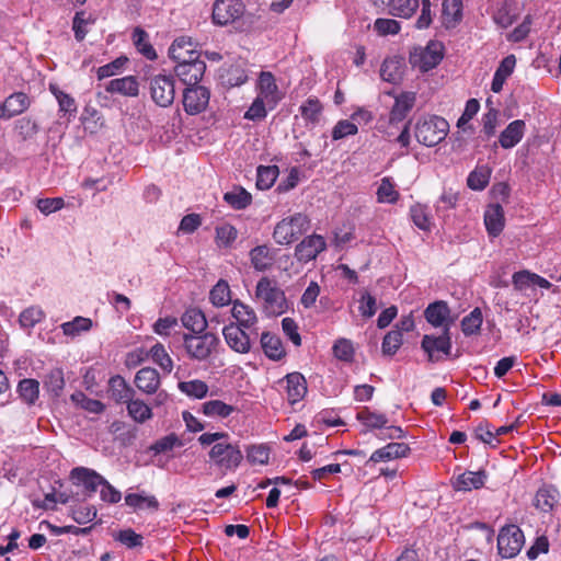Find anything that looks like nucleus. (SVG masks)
Here are the masks:
<instances>
[{
	"label": "nucleus",
	"mask_w": 561,
	"mask_h": 561,
	"mask_svg": "<svg viewBox=\"0 0 561 561\" xmlns=\"http://www.w3.org/2000/svg\"><path fill=\"white\" fill-rule=\"evenodd\" d=\"M150 356L152 360L160 366L165 373H171L173 369V360L167 353L164 346L161 343H156L150 348Z\"/></svg>",
	"instance_id": "56"
},
{
	"label": "nucleus",
	"mask_w": 561,
	"mask_h": 561,
	"mask_svg": "<svg viewBox=\"0 0 561 561\" xmlns=\"http://www.w3.org/2000/svg\"><path fill=\"white\" fill-rule=\"evenodd\" d=\"M376 196L378 203L394 204L398 202L400 193L396 190V185L392 180L386 176L381 179Z\"/></svg>",
	"instance_id": "40"
},
{
	"label": "nucleus",
	"mask_w": 561,
	"mask_h": 561,
	"mask_svg": "<svg viewBox=\"0 0 561 561\" xmlns=\"http://www.w3.org/2000/svg\"><path fill=\"white\" fill-rule=\"evenodd\" d=\"M410 453L409 445L404 443H389L388 445L375 450L369 461L371 462H380V461H389L402 457H407Z\"/></svg>",
	"instance_id": "26"
},
{
	"label": "nucleus",
	"mask_w": 561,
	"mask_h": 561,
	"mask_svg": "<svg viewBox=\"0 0 561 561\" xmlns=\"http://www.w3.org/2000/svg\"><path fill=\"white\" fill-rule=\"evenodd\" d=\"M483 322L482 311L474 308L461 320V330L466 336L479 333Z\"/></svg>",
	"instance_id": "50"
},
{
	"label": "nucleus",
	"mask_w": 561,
	"mask_h": 561,
	"mask_svg": "<svg viewBox=\"0 0 561 561\" xmlns=\"http://www.w3.org/2000/svg\"><path fill=\"white\" fill-rule=\"evenodd\" d=\"M209 102V91L202 85L187 87L183 93V106L187 114L195 115L203 112Z\"/></svg>",
	"instance_id": "10"
},
{
	"label": "nucleus",
	"mask_w": 561,
	"mask_h": 561,
	"mask_svg": "<svg viewBox=\"0 0 561 561\" xmlns=\"http://www.w3.org/2000/svg\"><path fill=\"white\" fill-rule=\"evenodd\" d=\"M229 435L225 432L204 433L198 437L202 446H211L208 456L218 468L232 471L239 467L243 456L238 445L228 442Z\"/></svg>",
	"instance_id": "1"
},
{
	"label": "nucleus",
	"mask_w": 561,
	"mask_h": 561,
	"mask_svg": "<svg viewBox=\"0 0 561 561\" xmlns=\"http://www.w3.org/2000/svg\"><path fill=\"white\" fill-rule=\"evenodd\" d=\"M486 474L484 471H466L458 476L455 482V489L458 491H471L484 485Z\"/></svg>",
	"instance_id": "32"
},
{
	"label": "nucleus",
	"mask_w": 561,
	"mask_h": 561,
	"mask_svg": "<svg viewBox=\"0 0 561 561\" xmlns=\"http://www.w3.org/2000/svg\"><path fill=\"white\" fill-rule=\"evenodd\" d=\"M307 215L297 213L280 220L274 228L273 238L277 244H290L309 229Z\"/></svg>",
	"instance_id": "4"
},
{
	"label": "nucleus",
	"mask_w": 561,
	"mask_h": 561,
	"mask_svg": "<svg viewBox=\"0 0 561 561\" xmlns=\"http://www.w3.org/2000/svg\"><path fill=\"white\" fill-rule=\"evenodd\" d=\"M374 3L388 9V11L400 18H410L420 5L419 0H374Z\"/></svg>",
	"instance_id": "25"
},
{
	"label": "nucleus",
	"mask_w": 561,
	"mask_h": 561,
	"mask_svg": "<svg viewBox=\"0 0 561 561\" xmlns=\"http://www.w3.org/2000/svg\"><path fill=\"white\" fill-rule=\"evenodd\" d=\"M515 66L516 57L514 55H508L501 61L500 66L495 70L491 83V90L494 93H499L502 91L506 79L513 73Z\"/></svg>",
	"instance_id": "28"
},
{
	"label": "nucleus",
	"mask_w": 561,
	"mask_h": 561,
	"mask_svg": "<svg viewBox=\"0 0 561 561\" xmlns=\"http://www.w3.org/2000/svg\"><path fill=\"white\" fill-rule=\"evenodd\" d=\"M133 42L138 51L141 53L148 59L152 60L157 57L156 50L149 43L148 34L145 31L140 28H135L133 33Z\"/></svg>",
	"instance_id": "55"
},
{
	"label": "nucleus",
	"mask_w": 561,
	"mask_h": 561,
	"mask_svg": "<svg viewBox=\"0 0 561 561\" xmlns=\"http://www.w3.org/2000/svg\"><path fill=\"white\" fill-rule=\"evenodd\" d=\"M448 130L449 124L445 118L423 116L415 124L414 135L420 144L426 147H434L446 138Z\"/></svg>",
	"instance_id": "3"
},
{
	"label": "nucleus",
	"mask_w": 561,
	"mask_h": 561,
	"mask_svg": "<svg viewBox=\"0 0 561 561\" xmlns=\"http://www.w3.org/2000/svg\"><path fill=\"white\" fill-rule=\"evenodd\" d=\"M231 317L232 323L249 331L254 330L259 321L255 310L240 300L232 302Z\"/></svg>",
	"instance_id": "19"
},
{
	"label": "nucleus",
	"mask_w": 561,
	"mask_h": 561,
	"mask_svg": "<svg viewBox=\"0 0 561 561\" xmlns=\"http://www.w3.org/2000/svg\"><path fill=\"white\" fill-rule=\"evenodd\" d=\"M209 300L215 307H225L231 302V290L229 284L220 279L211 288Z\"/></svg>",
	"instance_id": "42"
},
{
	"label": "nucleus",
	"mask_w": 561,
	"mask_h": 561,
	"mask_svg": "<svg viewBox=\"0 0 561 561\" xmlns=\"http://www.w3.org/2000/svg\"><path fill=\"white\" fill-rule=\"evenodd\" d=\"M278 385L286 391L287 401L291 405L300 402L307 393V381L300 373L288 374Z\"/></svg>",
	"instance_id": "12"
},
{
	"label": "nucleus",
	"mask_w": 561,
	"mask_h": 561,
	"mask_svg": "<svg viewBox=\"0 0 561 561\" xmlns=\"http://www.w3.org/2000/svg\"><path fill=\"white\" fill-rule=\"evenodd\" d=\"M490 176V168L479 167L468 175L467 184L471 190L482 191L489 184Z\"/></svg>",
	"instance_id": "51"
},
{
	"label": "nucleus",
	"mask_w": 561,
	"mask_h": 561,
	"mask_svg": "<svg viewBox=\"0 0 561 561\" xmlns=\"http://www.w3.org/2000/svg\"><path fill=\"white\" fill-rule=\"evenodd\" d=\"M416 95L414 92H401L394 96V104L389 114L390 124L402 122L414 107Z\"/></svg>",
	"instance_id": "20"
},
{
	"label": "nucleus",
	"mask_w": 561,
	"mask_h": 561,
	"mask_svg": "<svg viewBox=\"0 0 561 561\" xmlns=\"http://www.w3.org/2000/svg\"><path fill=\"white\" fill-rule=\"evenodd\" d=\"M443 58L442 45L430 43L425 48L415 50L410 56V61L422 71H428L436 67Z\"/></svg>",
	"instance_id": "9"
},
{
	"label": "nucleus",
	"mask_w": 561,
	"mask_h": 561,
	"mask_svg": "<svg viewBox=\"0 0 561 561\" xmlns=\"http://www.w3.org/2000/svg\"><path fill=\"white\" fill-rule=\"evenodd\" d=\"M244 13V4L240 0H217L213 7V21L218 25H227L240 19Z\"/></svg>",
	"instance_id": "8"
},
{
	"label": "nucleus",
	"mask_w": 561,
	"mask_h": 561,
	"mask_svg": "<svg viewBox=\"0 0 561 561\" xmlns=\"http://www.w3.org/2000/svg\"><path fill=\"white\" fill-rule=\"evenodd\" d=\"M358 131V127L355 123L347 119L339 121L332 129V139L340 140L347 136H354Z\"/></svg>",
	"instance_id": "62"
},
{
	"label": "nucleus",
	"mask_w": 561,
	"mask_h": 561,
	"mask_svg": "<svg viewBox=\"0 0 561 561\" xmlns=\"http://www.w3.org/2000/svg\"><path fill=\"white\" fill-rule=\"evenodd\" d=\"M182 324L193 334L203 333L207 328L205 314L196 308L187 309L181 317Z\"/></svg>",
	"instance_id": "31"
},
{
	"label": "nucleus",
	"mask_w": 561,
	"mask_h": 561,
	"mask_svg": "<svg viewBox=\"0 0 561 561\" xmlns=\"http://www.w3.org/2000/svg\"><path fill=\"white\" fill-rule=\"evenodd\" d=\"M49 89L58 101L60 112L69 114H75L77 112L76 101L72 96L62 92L55 85H50Z\"/></svg>",
	"instance_id": "61"
},
{
	"label": "nucleus",
	"mask_w": 561,
	"mask_h": 561,
	"mask_svg": "<svg viewBox=\"0 0 561 561\" xmlns=\"http://www.w3.org/2000/svg\"><path fill=\"white\" fill-rule=\"evenodd\" d=\"M442 7L443 23L446 27L455 26L462 16V0H444Z\"/></svg>",
	"instance_id": "37"
},
{
	"label": "nucleus",
	"mask_w": 561,
	"mask_h": 561,
	"mask_svg": "<svg viewBox=\"0 0 561 561\" xmlns=\"http://www.w3.org/2000/svg\"><path fill=\"white\" fill-rule=\"evenodd\" d=\"M184 347L190 358L198 362L206 360L219 344V339L213 333L184 334Z\"/></svg>",
	"instance_id": "5"
},
{
	"label": "nucleus",
	"mask_w": 561,
	"mask_h": 561,
	"mask_svg": "<svg viewBox=\"0 0 561 561\" xmlns=\"http://www.w3.org/2000/svg\"><path fill=\"white\" fill-rule=\"evenodd\" d=\"M402 344V333L398 330H392L386 334L382 341V352L387 355H393Z\"/></svg>",
	"instance_id": "63"
},
{
	"label": "nucleus",
	"mask_w": 561,
	"mask_h": 561,
	"mask_svg": "<svg viewBox=\"0 0 561 561\" xmlns=\"http://www.w3.org/2000/svg\"><path fill=\"white\" fill-rule=\"evenodd\" d=\"M70 399L77 407L90 413L100 414L105 409V405L101 401L88 398L82 391L73 392Z\"/></svg>",
	"instance_id": "49"
},
{
	"label": "nucleus",
	"mask_w": 561,
	"mask_h": 561,
	"mask_svg": "<svg viewBox=\"0 0 561 561\" xmlns=\"http://www.w3.org/2000/svg\"><path fill=\"white\" fill-rule=\"evenodd\" d=\"M128 416L138 424H144L153 417L152 408L141 399L135 397L126 403Z\"/></svg>",
	"instance_id": "30"
},
{
	"label": "nucleus",
	"mask_w": 561,
	"mask_h": 561,
	"mask_svg": "<svg viewBox=\"0 0 561 561\" xmlns=\"http://www.w3.org/2000/svg\"><path fill=\"white\" fill-rule=\"evenodd\" d=\"M178 387L182 393L193 399L205 398L209 390L207 383L199 379L181 381L179 382Z\"/></svg>",
	"instance_id": "44"
},
{
	"label": "nucleus",
	"mask_w": 561,
	"mask_h": 561,
	"mask_svg": "<svg viewBox=\"0 0 561 561\" xmlns=\"http://www.w3.org/2000/svg\"><path fill=\"white\" fill-rule=\"evenodd\" d=\"M206 65L203 60L175 65L174 71L179 79L186 85H196L203 78Z\"/></svg>",
	"instance_id": "18"
},
{
	"label": "nucleus",
	"mask_w": 561,
	"mask_h": 561,
	"mask_svg": "<svg viewBox=\"0 0 561 561\" xmlns=\"http://www.w3.org/2000/svg\"><path fill=\"white\" fill-rule=\"evenodd\" d=\"M203 413L209 417H227L233 412V407L221 400H210L202 405Z\"/></svg>",
	"instance_id": "47"
},
{
	"label": "nucleus",
	"mask_w": 561,
	"mask_h": 561,
	"mask_svg": "<svg viewBox=\"0 0 561 561\" xmlns=\"http://www.w3.org/2000/svg\"><path fill=\"white\" fill-rule=\"evenodd\" d=\"M422 348L428 354L430 360H434V353L440 352L445 355L450 354L451 350V337L449 334V328L445 327L443 334L439 336L424 335L422 339Z\"/></svg>",
	"instance_id": "17"
},
{
	"label": "nucleus",
	"mask_w": 561,
	"mask_h": 561,
	"mask_svg": "<svg viewBox=\"0 0 561 561\" xmlns=\"http://www.w3.org/2000/svg\"><path fill=\"white\" fill-rule=\"evenodd\" d=\"M559 501V492L553 486L540 488L535 496V506L542 512H551Z\"/></svg>",
	"instance_id": "33"
},
{
	"label": "nucleus",
	"mask_w": 561,
	"mask_h": 561,
	"mask_svg": "<svg viewBox=\"0 0 561 561\" xmlns=\"http://www.w3.org/2000/svg\"><path fill=\"white\" fill-rule=\"evenodd\" d=\"M224 201L233 209H244L252 201V196L243 187H234L225 193Z\"/></svg>",
	"instance_id": "41"
},
{
	"label": "nucleus",
	"mask_w": 561,
	"mask_h": 561,
	"mask_svg": "<svg viewBox=\"0 0 561 561\" xmlns=\"http://www.w3.org/2000/svg\"><path fill=\"white\" fill-rule=\"evenodd\" d=\"M91 327V319L84 317H76L73 320L61 324L64 334L68 336H77L82 332L89 331Z\"/></svg>",
	"instance_id": "54"
},
{
	"label": "nucleus",
	"mask_w": 561,
	"mask_h": 561,
	"mask_svg": "<svg viewBox=\"0 0 561 561\" xmlns=\"http://www.w3.org/2000/svg\"><path fill=\"white\" fill-rule=\"evenodd\" d=\"M410 216L413 224L421 230L428 231L432 226L431 217L425 206L415 204L410 208Z\"/></svg>",
	"instance_id": "58"
},
{
	"label": "nucleus",
	"mask_w": 561,
	"mask_h": 561,
	"mask_svg": "<svg viewBox=\"0 0 561 561\" xmlns=\"http://www.w3.org/2000/svg\"><path fill=\"white\" fill-rule=\"evenodd\" d=\"M169 56L176 65L199 60L201 55L190 38L181 37L175 39L169 48Z\"/></svg>",
	"instance_id": "14"
},
{
	"label": "nucleus",
	"mask_w": 561,
	"mask_h": 561,
	"mask_svg": "<svg viewBox=\"0 0 561 561\" xmlns=\"http://www.w3.org/2000/svg\"><path fill=\"white\" fill-rule=\"evenodd\" d=\"M45 318L42 308L32 306L23 310L20 314L19 322L22 328L31 329Z\"/></svg>",
	"instance_id": "57"
},
{
	"label": "nucleus",
	"mask_w": 561,
	"mask_h": 561,
	"mask_svg": "<svg viewBox=\"0 0 561 561\" xmlns=\"http://www.w3.org/2000/svg\"><path fill=\"white\" fill-rule=\"evenodd\" d=\"M251 265L255 271L265 272L274 264V253L267 245H257L249 252Z\"/></svg>",
	"instance_id": "27"
},
{
	"label": "nucleus",
	"mask_w": 561,
	"mask_h": 561,
	"mask_svg": "<svg viewBox=\"0 0 561 561\" xmlns=\"http://www.w3.org/2000/svg\"><path fill=\"white\" fill-rule=\"evenodd\" d=\"M257 98L264 100L270 110H273L282 100V93L271 72H261L257 81Z\"/></svg>",
	"instance_id": "13"
},
{
	"label": "nucleus",
	"mask_w": 561,
	"mask_h": 561,
	"mask_svg": "<svg viewBox=\"0 0 561 561\" xmlns=\"http://www.w3.org/2000/svg\"><path fill=\"white\" fill-rule=\"evenodd\" d=\"M70 478L75 484L82 485L90 494L96 492L105 479L95 470L85 467L73 468Z\"/></svg>",
	"instance_id": "16"
},
{
	"label": "nucleus",
	"mask_w": 561,
	"mask_h": 561,
	"mask_svg": "<svg viewBox=\"0 0 561 561\" xmlns=\"http://www.w3.org/2000/svg\"><path fill=\"white\" fill-rule=\"evenodd\" d=\"M380 77L383 81L397 83L402 77L400 60L396 57L386 58L380 68Z\"/></svg>",
	"instance_id": "46"
},
{
	"label": "nucleus",
	"mask_w": 561,
	"mask_h": 561,
	"mask_svg": "<svg viewBox=\"0 0 561 561\" xmlns=\"http://www.w3.org/2000/svg\"><path fill=\"white\" fill-rule=\"evenodd\" d=\"M105 91L112 94L135 98L139 94V83L136 77L126 76L108 81Z\"/></svg>",
	"instance_id": "21"
},
{
	"label": "nucleus",
	"mask_w": 561,
	"mask_h": 561,
	"mask_svg": "<svg viewBox=\"0 0 561 561\" xmlns=\"http://www.w3.org/2000/svg\"><path fill=\"white\" fill-rule=\"evenodd\" d=\"M20 398L28 405H33L39 397V382L35 379H23L18 385Z\"/></svg>",
	"instance_id": "43"
},
{
	"label": "nucleus",
	"mask_w": 561,
	"mask_h": 561,
	"mask_svg": "<svg viewBox=\"0 0 561 561\" xmlns=\"http://www.w3.org/2000/svg\"><path fill=\"white\" fill-rule=\"evenodd\" d=\"M484 224L489 234L497 237L504 228V211L499 204L490 205L484 214Z\"/></svg>",
	"instance_id": "29"
},
{
	"label": "nucleus",
	"mask_w": 561,
	"mask_h": 561,
	"mask_svg": "<svg viewBox=\"0 0 561 561\" xmlns=\"http://www.w3.org/2000/svg\"><path fill=\"white\" fill-rule=\"evenodd\" d=\"M222 335L227 345L239 354H248L251 350L250 334L247 329L240 328L234 323H229L222 328Z\"/></svg>",
	"instance_id": "11"
},
{
	"label": "nucleus",
	"mask_w": 561,
	"mask_h": 561,
	"mask_svg": "<svg viewBox=\"0 0 561 561\" xmlns=\"http://www.w3.org/2000/svg\"><path fill=\"white\" fill-rule=\"evenodd\" d=\"M136 387L146 394H153L160 387V375L151 367H144L136 373L135 376Z\"/></svg>",
	"instance_id": "22"
},
{
	"label": "nucleus",
	"mask_w": 561,
	"mask_h": 561,
	"mask_svg": "<svg viewBox=\"0 0 561 561\" xmlns=\"http://www.w3.org/2000/svg\"><path fill=\"white\" fill-rule=\"evenodd\" d=\"M334 356L344 362H351L354 357V347L350 340L340 339L333 345Z\"/></svg>",
	"instance_id": "64"
},
{
	"label": "nucleus",
	"mask_w": 561,
	"mask_h": 561,
	"mask_svg": "<svg viewBox=\"0 0 561 561\" xmlns=\"http://www.w3.org/2000/svg\"><path fill=\"white\" fill-rule=\"evenodd\" d=\"M108 394L116 403H127L135 397V390L119 375L108 380Z\"/></svg>",
	"instance_id": "24"
},
{
	"label": "nucleus",
	"mask_w": 561,
	"mask_h": 561,
	"mask_svg": "<svg viewBox=\"0 0 561 561\" xmlns=\"http://www.w3.org/2000/svg\"><path fill=\"white\" fill-rule=\"evenodd\" d=\"M114 539L129 549L141 547L144 545L142 536L130 528L119 530L114 535Z\"/></svg>",
	"instance_id": "60"
},
{
	"label": "nucleus",
	"mask_w": 561,
	"mask_h": 561,
	"mask_svg": "<svg viewBox=\"0 0 561 561\" xmlns=\"http://www.w3.org/2000/svg\"><path fill=\"white\" fill-rule=\"evenodd\" d=\"M238 238V230L234 226L224 222L215 228V243L218 249H230Z\"/></svg>",
	"instance_id": "34"
},
{
	"label": "nucleus",
	"mask_w": 561,
	"mask_h": 561,
	"mask_svg": "<svg viewBox=\"0 0 561 561\" xmlns=\"http://www.w3.org/2000/svg\"><path fill=\"white\" fill-rule=\"evenodd\" d=\"M256 186L260 190H268L278 176L277 165H260L256 172Z\"/></svg>",
	"instance_id": "48"
},
{
	"label": "nucleus",
	"mask_w": 561,
	"mask_h": 561,
	"mask_svg": "<svg viewBox=\"0 0 561 561\" xmlns=\"http://www.w3.org/2000/svg\"><path fill=\"white\" fill-rule=\"evenodd\" d=\"M526 123L523 119H516L510 123L499 137V144L504 149L515 147L524 137Z\"/></svg>",
	"instance_id": "23"
},
{
	"label": "nucleus",
	"mask_w": 561,
	"mask_h": 561,
	"mask_svg": "<svg viewBox=\"0 0 561 561\" xmlns=\"http://www.w3.org/2000/svg\"><path fill=\"white\" fill-rule=\"evenodd\" d=\"M65 386L64 373L60 368L51 369L44 379V387L47 391L58 396Z\"/></svg>",
	"instance_id": "59"
},
{
	"label": "nucleus",
	"mask_w": 561,
	"mask_h": 561,
	"mask_svg": "<svg viewBox=\"0 0 561 561\" xmlns=\"http://www.w3.org/2000/svg\"><path fill=\"white\" fill-rule=\"evenodd\" d=\"M93 23L94 19L90 14H87L84 11L77 12L72 22L76 39L79 42L83 41L89 32V26Z\"/></svg>",
	"instance_id": "53"
},
{
	"label": "nucleus",
	"mask_w": 561,
	"mask_h": 561,
	"mask_svg": "<svg viewBox=\"0 0 561 561\" xmlns=\"http://www.w3.org/2000/svg\"><path fill=\"white\" fill-rule=\"evenodd\" d=\"M327 244L323 237L312 234L305 238L295 250V256L300 262L314 260L317 255L325 249Z\"/></svg>",
	"instance_id": "15"
},
{
	"label": "nucleus",
	"mask_w": 561,
	"mask_h": 561,
	"mask_svg": "<svg viewBox=\"0 0 561 561\" xmlns=\"http://www.w3.org/2000/svg\"><path fill=\"white\" fill-rule=\"evenodd\" d=\"M425 318L434 327H442L449 316V308L445 301H436L425 309Z\"/></svg>",
	"instance_id": "39"
},
{
	"label": "nucleus",
	"mask_w": 561,
	"mask_h": 561,
	"mask_svg": "<svg viewBox=\"0 0 561 561\" xmlns=\"http://www.w3.org/2000/svg\"><path fill=\"white\" fill-rule=\"evenodd\" d=\"M255 299L267 316H280L288 308L285 293L275 279L266 276L260 278L255 286Z\"/></svg>",
	"instance_id": "2"
},
{
	"label": "nucleus",
	"mask_w": 561,
	"mask_h": 561,
	"mask_svg": "<svg viewBox=\"0 0 561 561\" xmlns=\"http://www.w3.org/2000/svg\"><path fill=\"white\" fill-rule=\"evenodd\" d=\"M299 111L305 121L316 124L320 119L322 104L318 99L309 98L301 104Z\"/></svg>",
	"instance_id": "52"
},
{
	"label": "nucleus",
	"mask_w": 561,
	"mask_h": 561,
	"mask_svg": "<svg viewBox=\"0 0 561 561\" xmlns=\"http://www.w3.org/2000/svg\"><path fill=\"white\" fill-rule=\"evenodd\" d=\"M524 543V534L516 525H507L499 533L497 549L502 558L510 559L516 557Z\"/></svg>",
	"instance_id": "6"
},
{
	"label": "nucleus",
	"mask_w": 561,
	"mask_h": 561,
	"mask_svg": "<svg viewBox=\"0 0 561 561\" xmlns=\"http://www.w3.org/2000/svg\"><path fill=\"white\" fill-rule=\"evenodd\" d=\"M261 345L264 354L271 359L278 360L285 355L280 339L274 334L262 333Z\"/></svg>",
	"instance_id": "36"
},
{
	"label": "nucleus",
	"mask_w": 561,
	"mask_h": 561,
	"mask_svg": "<svg viewBox=\"0 0 561 561\" xmlns=\"http://www.w3.org/2000/svg\"><path fill=\"white\" fill-rule=\"evenodd\" d=\"M125 503L134 511H157L159 507V502L153 495H146L142 493H127L125 496Z\"/></svg>",
	"instance_id": "38"
},
{
	"label": "nucleus",
	"mask_w": 561,
	"mask_h": 561,
	"mask_svg": "<svg viewBox=\"0 0 561 561\" xmlns=\"http://www.w3.org/2000/svg\"><path fill=\"white\" fill-rule=\"evenodd\" d=\"M356 419L368 428H383L388 424L385 414L371 411L368 408L357 412Z\"/></svg>",
	"instance_id": "45"
},
{
	"label": "nucleus",
	"mask_w": 561,
	"mask_h": 561,
	"mask_svg": "<svg viewBox=\"0 0 561 561\" xmlns=\"http://www.w3.org/2000/svg\"><path fill=\"white\" fill-rule=\"evenodd\" d=\"M7 118L23 113L30 106V100L25 93H13L2 103Z\"/></svg>",
	"instance_id": "35"
},
{
	"label": "nucleus",
	"mask_w": 561,
	"mask_h": 561,
	"mask_svg": "<svg viewBox=\"0 0 561 561\" xmlns=\"http://www.w3.org/2000/svg\"><path fill=\"white\" fill-rule=\"evenodd\" d=\"M150 95L162 107L170 106L175 96V81L172 76L157 75L149 80Z\"/></svg>",
	"instance_id": "7"
}]
</instances>
